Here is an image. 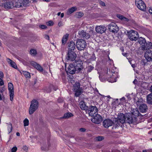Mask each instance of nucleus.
<instances>
[{"mask_svg": "<svg viewBox=\"0 0 152 152\" xmlns=\"http://www.w3.org/2000/svg\"><path fill=\"white\" fill-rule=\"evenodd\" d=\"M106 76L107 80L111 83L116 81L117 77H118V73L116 71L113 72L111 69H109V71H107Z\"/></svg>", "mask_w": 152, "mask_h": 152, "instance_id": "nucleus-1", "label": "nucleus"}, {"mask_svg": "<svg viewBox=\"0 0 152 152\" xmlns=\"http://www.w3.org/2000/svg\"><path fill=\"white\" fill-rule=\"evenodd\" d=\"M126 116L122 113L119 114L118 116L117 119L115 120L114 122V127L118 128L120 126H121L122 124L126 122Z\"/></svg>", "mask_w": 152, "mask_h": 152, "instance_id": "nucleus-2", "label": "nucleus"}, {"mask_svg": "<svg viewBox=\"0 0 152 152\" xmlns=\"http://www.w3.org/2000/svg\"><path fill=\"white\" fill-rule=\"evenodd\" d=\"M39 103L35 99H33L31 102V104L29 109V114H32L38 108Z\"/></svg>", "mask_w": 152, "mask_h": 152, "instance_id": "nucleus-3", "label": "nucleus"}, {"mask_svg": "<svg viewBox=\"0 0 152 152\" xmlns=\"http://www.w3.org/2000/svg\"><path fill=\"white\" fill-rule=\"evenodd\" d=\"M127 33L129 38L132 41H136L139 37L138 33L135 31L130 30L127 32Z\"/></svg>", "mask_w": 152, "mask_h": 152, "instance_id": "nucleus-4", "label": "nucleus"}, {"mask_svg": "<svg viewBox=\"0 0 152 152\" xmlns=\"http://www.w3.org/2000/svg\"><path fill=\"white\" fill-rule=\"evenodd\" d=\"M135 4L137 7L140 10L145 12L146 10V6L142 0H135Z\"/></svg>", "mask_w": 152, "mask_h": 152, "instance_id": "nucleus-5", "label": "nucleus"}, {"mask_svg": "<svg viewBox=\"0 0 152 152\" xmlns=\"http://www.w3.org/2000/svg\"><path fill=\"white\" fill-rule=\"evenodd\" d=\"M76 44L77 48L78 50H83L86 45L85 41L82 39L78 40Z\"/></svg>", "mask_w": 152, "mask_h": 152, "instance_id": "nucleus-6", "label": "nucleus"}, {"mask_svg": "<svg viewBox=\"0 0 152 152\" xmlns=\"http://www.w3.org/2000/svg\"><path fill=\"white\" fill-rule=\"evenodd\" d=\"M74 90L75 92V96H79L81 94L82 91L80 88V84L78 82H76L74 85Z\"/></svg>", "mask_w": 152, "mask_h": 152, "instance_id": "nucleus-7", "label": "nucleus"}, {"mask_svg": "<svg viewBox=\"0 0 152 152\" xmlns=\"http://www.w3.org/2000/svg\"><path fill=\"white\" fill-rule=\"evenodd\" d=\"M8 89L9 91L10 100L12 101L13 100L14 91L13 85L11 83H9L8 84Z\"/></svg>", "mask_w": 152, "mask_h": 152, "instance_id": "nucleus-8", "label": "nucleus"}, {"mask_svg": "<svg viewBox=\"0 0 152 152\" xmlns=\"http://www.w3.org/2000/svg\"><path fill=\"white\" fill-rule=\"evenodd\" d=\"M108 28L109 31L113 33H117L118 30V27L113 22L111 23L109 25Z\"/></svg>", "mask_w": 152, "mask_h": 152, "instance_id": "nucleus-9", "label": "nucleus"}, {"mask_svg": "<svg viewBox=\"0 0 152 152\" xmlns=\"http://www.w3.org/2000/svg\"><path fill=\"white\" fill-rule=\"evenodd\" d=\"M74 64L76 70H78L80 71L83 69V63L80 60L76 61L74 63Z\"/></svg>", "mask_w": 152, "mask_h": 152, "instance_id": "nucleus-10", "label": "nucleus"}, {"mask_svg": "<svg viewBox=\"0 0 152 152\" xmlns=\"http://www.w3.org/2000/svg\"><path fill=\"white\" fill-rule=\"evenodd\" d=\"M93 116L94 117L91 118V121L93 123L98 124L100 123L102 121V117L99 114H96Z\"/></svg>", "mask_w": 152, "mask_h": 152, "instance_id": "nucleus-11", "label": "nucleus"}, {"mask_svg": "<svg viewBox=\"0 0 152 152\" xmlns=\"http://www.w3.org/2000/svg\"><path fill=\"white\" fill-rule=\"evenodd\" d=\"M96 32L98 34H102L106 30V28L104 25L96 26L95 27Z\"/></svg>", "mask_w": 152, "mask_h": 152, "instance_id": "nucleus-12", "label": "nucleus"}, {"mask_svg": "<svg viewBox=\"0 0 152 152\" xmlns=\"http://www.w3.org/2000/svg\"><path fill=\"white\" fill-rule=\"evenodd\" d=\"M4 7L6 9H12L14 7L13 0H5Z\"/></svg>", "mask_w": 152, "mask_h": 152, "instance_id": "nucleus-13", "label": "nucleus"}, {"mask_svg": "<svg viewBox=\"0 0 152 152\" xmlns=\"http://www.w3.org/2000/svg\"><path fill=\"white\" fill-rule=\"evenodd\" d=\"M98 111V109L95 106H91L90 107L88 113L89 115L92 116L96 114Z\"/></svg>", "mask_w": 152, "mask_h": 152, "instance_id": "nucleus-14", "label": "nucleus"}, {"mask_svg": "<svg viewBox=\"0 0 152 152\" xmlns=\"http://www.w3.org/2000/svg\"><path fill=\"white\" fill-rule=\"evenodd\" d=\"M126 122L129 123H132L136 121L135 117H133L131 113H128L126 115Z\"/></svg>", "mask_w": 152, "mask_h": 152, "instance_id": "nucleus-15", "label": "nucleus"}, {"mask_svg": "<svg viewBox=\"0 0 152 152\" xmlns=\"http://www.w3.org/2000/svg\"><path fill=\"white\" fill-rule=\"evenodd\" d=\"M146 59L148 61H152V51L150 50H147L144 54Z\"/></svg>", "mask_w": 152, "mask_h": 152, "instance_id": "nucleus-16", "label": "nucleus"}, {"mask_svg": "<svg viewBox=\"0 0 152 152\" xmlns=\"http://www.w3.org/2000/svg\"><path fill=\"white\" fill-rule=\"evenodd\" d=\"M77 57L76 54L73 51H69L68 54V59L73 61L75 60Z\"/></svg>", "mask_w": 152, "mask_h": 152, "instance_id": "nucleus-17", "label": "nucleus"}, {"mask_svg": "<svg viewBox=\"0 0 152 152\" xmlns=\"http://www.w3.org/2000/svg\"><path fill=\"white\" fill-rule=\"evenodd\" d=\"M113 124H114V122L113 123L112 121L110 119L105 120L103 122V126L106 128L111 126Z\"/></svg>", "mask_w": 152, "mask_h": 152, "instance_id": "nucleus-18", "label": "nucleus"}, {"mask_svg": "<svg viewBox=\"0 0 152 152\" xmlns=\"http://www.w3.org/2000/svg\"><path fill=\"white\" fill-rule=\"evenodd\" d=\"M66 70L67 73L72 74H74L76 71L75 66L73 64H70Z\"/></svg>", "mask_w": 152, "mask_h": 152, "instance_id": "nucleus-19", "label": "nucleus"}, {"mask_svg": "<svg viewBox=\"0 0 152 152\" xmlns=\"http://www.w3.org/2000/svg\"><path fill=\"white\" fill-rule=\"evenodd\" d=\"M14 7L16 8L23 7L22 6V0H13Z\"/></svg>", "mask_w": 152, "mask_h": 152, "instance_id": "nucleus-20", "label": "nucleus"}, {"mask_svg": "<svg viewBox=\"0 0 152 152\" xmlns=\"http://www.w3.org/2000/svg\"><path fill=\"white\" fill-rule=\"evenodd\" d=\"M132 115L134 117H135L136 119L137 117L138 116H142V115L139 113V111L137 109H133L131 111Z\"/></svg>", "mask_w": 152, "mask_h": 152, "instance_id": "nucleus-21", "label": "nucleus"}, {"mask_svg": "<svg viewBox=\"0 0 152 152\" xmlns=\"http://www.w3.org/2000/svg\"><path fill=\"white\" fill-rule=\"evenodd\" d=\"M31 64L32 65L34 68L37 69L40 72L43 71L42 67L39 64L37 63L34 61L31 62Z\"/></svg>", "mask_w": 152, "mask_h": 152, "instance_id": "nucleus-22", "label": "nucleus"}, {"mask_svg": "<svg viewBox=\"0 0 152 152\" xmlns=\"http://www.w3.org/2000/svg\"><path fill=\"white\" fill-rule=\"evenodd\" d=\"M139 109L141 112L145 113L147 109V106L145 104H142L140 105Z\"/></svg>", "mask_w": 152, "mask_h": 152, "instance_id": "nucleus-23", "label": "nucleus"}, {"mask_svg": "<svg viewBox=\"0 0 152 152\" xmlns=\"http://www.w3.org/2000/svg\"><path fill=\"white\" fill-rule=\"evenodd\" d=\"M69 34H66L63 36L61 40L62 45H64L66 43Z\"/></svg>", "mask_w": 152, "mask_h": 152, "instance_id": "nucleus-24", "label": "nucleus"}, {"mask_svg": "<svg viewBox=\"0 0 152 152\" xmlns=\"http://www.w3.org/2000/svg\"><path fill=\"white\" fill-rule=\"evenodd\" d=\"M7 61L9 64H10L12 67L15 69H16L17 68V66L15 64L13 61L9 58H7Z\"/></svg>", "mask_w": 152, "mask_h": 152, "instance_id": "nucleus-25", "label": "nucleus"}, {"mask_svg": "<svg viewBox=\"0 0 152 152\" xmlns=\"http://www.w3.org/2000/svg\"><path fill=\"white\" fill-rule=\"evenodd\" d=\"M80 107L82 110H87L88 107L84 101H81L80 103Z\"/></svg>", "mask_w": 152, "mask_h": 152, "instance_id": "nucleus-26", "label": "nucleus"}, {"mask_svg": "<svg viewBox=\"0 0 152 152\" xmlns=\"http://www.w3.org/2000/svg\"><path fill=\"white\" fill-rule=\"evenodd\" d=\"M77 10V8L75 7H73L68 9L66 12L67 14L69 15L75 11Z\"/></svg>", "mask_w": 152, "mask_h": 152, "instance_id": "nucleus-27", "label": "nucleus"}, {"mask_svg": "<svg viewBox=\"0 0 152 152\" xmlns=\"http://www.w3.org/2000/svg\"><path fill=\"white\" fill-rule=\"evenodd\" d=\"M75 48V43L72 41H71L69 45V50H74Z\"/></svg>", "mask_w": 152, "mask_h": 152, "instance_id": "nucleus-28", "label": "nucleus"}, {"mask_svg": "<svg viewBox=\"0 0 152 152\" xmlns=\"http://www.w3.org/2000/svg\"><path fill=\"white\" fill-rule=\"evenodd\" d=\"M138 42L139 44L141 45V46H142V45H145L146 42L145 39L142 37H140L139 38Z\"/></svg>", "mask_w": 152, "mask_h": 152, "instance_id": "nucleus-29", "label": "nucleus"}, {"mask_svg": "<svg viewBox=\"0 0 152 152\" xmlns=\"http://www.w3.org/2000/svg\"><path fill=\"white\" fill-rule=\"evenodd\" d=\"M30 3V0H22V6L23 7H27L29 6Z\"/></svg>", "mask_w": 152, "mask_h": 152, "instance_id": "nucleus-30", "label": "nucleus"}, {"mask_svg": "<svg viewBox=\"0 0 152 152\" xmlns=\"http://www.w3.org/2000/svg\"><path fill=\"white\" fill-rule=\"evenodd\" d=\"M117 16L118 18L122 20L123 21L127 22L129 20L127 18L124 17L122 15L118 14L117 15Z\"/></svg>", "mask_w": 152, "mask_h": 152, "instance_id": "nucleus-31", "label": "nucleus"}, {"mask_svg": "<svg viewBox=\"0 0 152 152\" xmlns=\"http://www.w3.org/2000/svg\"><path fill=\"white\" fill-rule=\"evenodd\" d=\"M147 99L148 103L149 104H152V93L147 96Z\"/></svg>", "mask_w": 152, "mask_h": 152, "instance_id": "nucleus-32", "label": "nucleus"}, {"mask_svg": "<svg viewBox=\"0 0 152 152\" xmlns=\"http://www.w3.org/2000/svg\"><path fill=\"white\" fill-rule=\"evenodd\" d=\"M21 73L23 74L26 78H30L31 77L30 73L26 71H22V72H21Z\"/></svg>", "mask_w": 152, "mask_h": 152, "instance_id": "nucleus-33", "label": "nucleus"}, {"mask_svg": "<svg viewBox=\"0 0 152 152\" xmlns=\"http://www.w3.org/2000/svg\"><path fill=\"white\" fill-rule=\"evenodd\" d=\"M73 116V115L71 113H65L63 117V118H68Z\"/></svg>", "mask_w": 152, "mask_h": 152, "instance_id": "nucleus-34", "label": "nucleus"}, {"mask_svg": "<svg viewBox=\"0 0 152 152\" xmlns=\"http://www.w3.org/2000/svg\"><path fill=\"white\" fill-rule=\"evenodd\" d=\"M94 69V67L91 65L88 66L86 67V68L87 73L91 72Z\"/></svg>", "mask_w": 152, "mask_h": 152, "instance_id": "nucleus-35", "label": "nucleus"}, {"mask_svg": "<svg viewBox=\"0 0 152 152\" xmlns=\"http://www.w3.org/2000/svg\"><path fill=\"white\" fill-rule=\"evenodd\" d=\"M86 33V32L82 30L79 31L78 34L80 37L83 38L84 36H85Z\"/></svg>", "mask_w": 152, "mask_h": 152, "instance_id": "nucleus-36", "label": "nucleus"}, {"mask_svg": "<svg viewBox=\"0 0 152 152\" xmlns=\"http://www.w3.org/2000/svg\"><path fill=\"white\" fill-rule=\"evenodd\" d=\"M30 54L32 56H34L37 54V51L34 49H31L30 51Z\"/></svg>", "mask_w": 152, "mask_h": 152, "instance_id": "nucleus-37", "label": "nucleus"}, {"mask_svg": "<svg viewBox=\"0 0 152 152\" xmlns=\"http://www.w3.org/2000/svg\"><path fill=\"white\" fill-rule=\"evenodd\" d=\"M147 45V43L146 42L145 45H142V46H141L142 50H145L148 49V46Z\"/></svg>", "mask_w": 152, "mask_h": 152, "instance_id": "nucleus-38", "label": "nucleus"}, {"mask_svg": "<svg viewBox=\"0 0 152 152\" xmlns=\"http://www.w3.org/2000/svg\"><path fill=\"white\" fill-rule=\"evenodd\" d=\"M8 130L9 133H10L12 131V125L11 124H8Z\"/></svg>", "mask_w": 152, "mask_h": 152, "instance_id": "nucleus-39", "label": "nucleus"}, {"mask_svg": "<svg viewBox=\"0 0 152 152\" xmlns=\"http://www.w3.org/2000/svg\"><path fill=\"white\" fill-rule=\"evenodd\" d=\"M23 123L24 126H28L29 124L28 120L27 118H25L23 121Z\"/></svg>", "mask_w": 152, "mask_h": 152, "instance_id": "nucleus-40", "label": "nucleus"}, {"mask_svg": "<svg viewBox=\"0 0 152 152\" xmlns=\"http://www.w3.org/2000/svg\"><path fill=\"white\" fill-rule=\"evenodd\" d=\"M104 139V137L103 136H99L96 138V140L97 141H101Z\"/></svg>", "mask_w": 152, "mask_h": 152, "instance_id": "nucleus-41", "label": "nucleus"}, {"mask_svg": "<svg viewBox=\"0 0 152 152\" xmlns=\"http://www.w3.org/2000/svg\"><path fill=\"white\" fill-rule=\"evenodd\" d=\"M85 36H84L83 38H85L86 39H88L90 37V35L89 33H86V34L85 35Z\"/></svg>", "mask_w": 152, "mask_h": 152, "instance_id": "nucleus-42", "label": "nucleus"}, {"mask_svg": "<svg viewBox=\"0 0 152 152\" xmlns=\"http://www.w3.org/2000/svg\"><path fill=\"white\" fill-rule=\"evenodd\" d=\"M147 45L148 46V50L151 49L152 47V43L151 42H148L147 43Z\"/></svg>", "mask_w": 152, "mask_h": 152, "instance_id": "nucleus-43", "label": "nucleus"}, {"mask_svg": "<svg viewBox=\"0 0 152 152\" xmlns=\"http://www.w3.org/2000/svg\"><path fill=\"white\" fill-rule=\"evenodd\" d=\"M24 151L27 152L28 150V147L26 145H24L22 148Z\"/></svg>", "mask_w": 152, "mask_h": 152, "instance_id": "nucleus-44", "label": "nucleus"}, {"mask_svg": "<svg viewBox=\"0 0 152 152\" xmlns=\"http://www.w3.org/2000/svg\"><path fill=\"white\" fill-rule=\"evenodd\" d=\"M77 13L78 14V18H80L82 16H83V12H78Z\"/></svg>", "mask_w": 152, "mask_h": 152, "instance_id": "nucleus-45", "label": "nucleus"}, {"mask_svg": "<svg viewBox=\"0 0 152 152\" xmlns=\"http://www.w3.org/2000/svg\"><path fill=\"white\" fill-rule=\"evenodd\" d=\"M54 24V23L52 21L50 20L48 22V26H52Z\"/></svg>", "mask_w": 152, "mask_h": 152, "instance_id": "nucleus-46", "label": "nucleus"}, {"mask_svg": "<svg viewBox=\"0 0 152 152\" xmlns=\"http://www.w3.org/2000/svg\"><path fill=\"white\" fill-rule=\"evenodd\" d=\"M5 0H0V6H2L4 5V3L5 2Z\"/></svg>", "mask_w": 152, "mask_h": 152, "instance_id": "nucleus-47", "label": "nucleus"}, {"mask_svg": "<svg viewBox=\"0 0 152 152\" xmlns=\"http://www.w3.org/2000/svg\"><path fill=\"white\" fill-rule=\"evenodd\" d=\"M17 149V148L16 147H13L12 149L11 152H15L16 151Z\"/></svg>", "mask_w": 152, "mask_h": 152, "instance_id": "nucleus-48", "label": "nucleus"}, {"mask_svg": "<svg viewBox=\"0 0 152 152\" xmlns=\"http://www.w3.org/2000/svg\"><path fill=\"white\" fill-rule=\"evenodd\" d=\"M39 27L41 29H43L47 28V26L45 25H40L39 26Z\"/></svg>", "mask_w": 152, "mask_h": 152, "instance_id": "nucleus-49", "label": "nucleus"}, {"mask_svg": "<svg viewBox=\"0 0 152 152\" xmlns=\"http://www.w3.org/2000/svg\"><path fill=\"white\" fill-rule=\"evenodd\" d=\"M4 83L3 80L0 78V86H2L4 85Z\"/></svg>", "mask_w": 152, "mask_h": 152, "instance_id": "nucleus-50", "label": "nucleus"}, {"mask_svg": "<svg viewBox=\"0 0 152 152\" xmlns=\"http://www.w3.org/2000/svg\"><path fill=\"white\" fill-rule=\"evenodd\" d=\"M79 131L81 132H85L86 131V129L84 128H81L79 129Z\"/></svg>", "mask_w": 152, "mask_h": 152, "instance_id": "nucleus-51", "label": "nucleus"}, {"mask_svg": "<svg viewBox=\"0 0 152 152\" xmlns=\"http://www.w3.org/2000/svg\"><path fill=\"white\" fill-rule=\"evenodd\" d=\"M0 77L1 78H3L4 77V74L1 71H0Z\"/></svg>", "mask_w": 152, "mask_h": 152, "instance_id": "nucleus-52", "label": "nucleus"}, {"mask_svg": "<svg viewBox=\"0 0 152 152\" xmlns=\"http://www.w3.org/2000/svg\"><path fill=\"white\" fill-rule=\"evenodd\" d=\"M149 12L151 14H152V7H150L149 9Z\"/></svg>", "mask_w": 152, "mask_h": 152, "instance_id": "nucleus-53", "label": "nucleus"}, {"mask_svg": "<svg viewBox=\"0 0 152 152\" xmlns=\"http://www.w3.org/2000/svg\"><path fill=\"white\" fill-rule=\"evenodd\" d=\"M100 4L102 6H104L105 5L104 3L102 1H100L99 2Z\"/></svg>", "mask_w": 152, "mask_h": 152, "instance_id": "nucleus-54", "label": "nucleus"}, {"mask_svg": "<svg viewBox=\"0 0 152 152\" xmlns=\"http://www.w3.org/2000/svg\"><path fill=\"white\" fill-rule=\"evenodd\" d=\"M58 25L59 26H61L63 25V24L61 22H59L58 23Z\"/></svg>", "mask_w": 152, "mask_h": 152, "instance_id": "nucleus-55", "label": "nucleus"}, {"mask_svg": "<svg viewBox=\"0 0 152 152\" xmlns=\"http://www.w3.org/2000/svg\"><path fill=\"white\" fill-rule=\"evenodd\" d=\"M146 61L145 59L142 60V61L143 62L144 64H145L147 62Z\"/></svg>", "mask_w": 152, "mask_h": 152, "instance_id": "nucleus-56", "label": "nucleus"}, {"mask_svg": "<svg viewBox=\"0 0 152 152\" xmlns=\"http://www.w3.org/2000/svg\"><path fill=\"white\" fill-rule=\"evenodd\" d=\"M90 34H92L93 35L94 34V32L93 31H91L89 32Z\"/></svg>", "mask_w": 152, "mask_h": 152, "instance_id": "nucleus-57", "label": "nucleus"}, {"mask_svg": "<svg viewBox=\"0 0 152 152\" xmlns=\"http://www.w3.org/2000/svg\"><path fill=\"white\" fill-rule=\"evenodd\" d=\"M149 150H145L142 151V152H148L149 151Z\"/></svg>", "mask_w": 152, "mask_h": 152, "instance_id": "nucleus-58", "label": "nucleus"}, {"mask_svg": "<svg viewBox=\"0 0 152 152\" xmlns=\"http://www.w3.org/2000/svg\"><path fill=\"white\" fill-rule=\"evenodd\" d=\"M64 16V14L63 13H62L61 15V18H63Z\"/></svg>", "mask_w": 152, "mask_h": 152, "instance_id": "nucleus-59", "label": "nucleus"}, {"mask_svg": "<svg viewBox=\"0 0 152 152\" xmlns=\"http://www.w3.org/2000/svg\"><path fill=\"white\" fill-rule=\"evenodd\" d=\"M150 91L152 92V85L150 87Z\"/></svg>", "mask_w": 152, "mask_h": 152, "instance_id": "nucleus-60", "label": "nucleus"}, {"mask_svg": "<svg viewBox=\"0 0 152 152\" xmlns=\"http://www.w3.org/2000/svg\"><path fill=\"white\" fill-rule=\"evenodd\" d=\"M125 99V98L124 97H122L121 99H120L121 100H124Z\"/></svg>", "mask_w": 152, "mask_h": 152, "instance_id": "nucleus-61", "label": "nucleus"}, {"mask_svg": "<svg viewBox=\"0 0 152 152\" xmlns=\"http://www.w3.org/2000/svg\"><path fill=\"white\" fill-rule=\"evenodd\" d=\"M16 135L17 136H19L20 135V134L19 132H17Z\"/></svg>", "mask_w": 152, "mask_h": 152, "instance_id": "nucleus-62", "label": "nucleus"}, {"mask_svg": "<svg viewBox=\"0 0 152 152\" xmlns=\"http://www.w3.org/2000/svg\"><path fill=\"white\" fill-rule=\"evenodd\" d=\"M45 38L46 39H47L48 38V36L46 34H45Z\"/></svg>", "mask_w": 152, "mask_h": 152, "instance_id": "nucleus-63", "label": "nucleus"}, {"mask_svg": "<svg viewBox=\"0 0 152 152\" xmlns=\"http://www.w3.org/2000/svg\"><path fill=\"white\" fill-rule=\"evenodd\" d=\"M136 80H135L133 82V83H134V84H136Z\"/></svg>", "mask_w": 152, "mask_h": 152, "instance_id": "nucleus-64", "label": "nucleus"}]
</instances>
